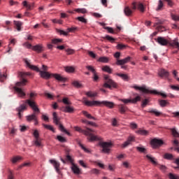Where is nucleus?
Returning <instances> with one entry per match:
<instances>
[{
	"label": "nucleus",
	"mask_w": 179,
	"mask_h": 179,
	"mask_svg": "<svg viewBox=\"0 0 179 179\" xmlns=\"http://www.w3.org/2000/svg\"><path fill=\"white\" fill-rule=\"evenodd\" d=\"M50 163H51V164H52V166L55 169L57 173H59V166H61L59 162H58L54 159H50Z\"/></svg>",
	"instance_id": "nucleus-19"
},
{
	"label": "nucleus",
	"mask_w": 179,
	"mask_h": 179,
	"mask_svg": "<svg viewBox=\"0 0 179 179\" xmlns=\"http://www.w3.org/2000/svg\"><path fill=\"white\" fill-rule=\"evenodd\" d=\"M62 103H64V104H66V106H71V104H72V103H71L69 99L68 98H63Z\"/></svg>",
	"instance_id": "nucleus-43"
},
{
	"label": "nucleus",
	"mask_w": 179,
	"mask_h": 179,
	"mask_svg": "<svg viewBox=\"0 0 179 179\" xmlns=\"http://www.w3.org/2000/svg\"><path fill=\"white\" fill-rule=\"evenodd\" d=\"M131 57L129 56L122 59H116L115 64H116V65H118L119 66H122V65H125V64H128V62H131Z\"/></svg>",
	"instance_id": "nucleus-13"
},
{
	"label": "nucleus",
	"mask_w": 179,
	"mask_h": 179,
	"mask_svg": "<svg viewBox=\"0 0 179 179\" xmlns=\"http://www.w3.org/2000/svg\"><path fill=\"white\" fill-rule=\"evenodd\" d=\"M85 95L87 96V97H97V92L89 91L85 92Z\"/></svg>",
	"instance_id": "nucleus-32"
},
{
	"label": "nucleus",
	"mask_w": 179,
	"mask_h": 179,
	"mask_svg": "<svg viewBox=\"0 0 179 179\" xmlns=\"http://www.w3.org/2000/svg\"><path fill=\"white\" fill-rule=\"evenodd\" d=\"M23 46L26 47L29 50H30V48H33V46L31 45V44L29 43V42H25L24 43H23Z\"/></svg>",
	"instance_id": "nucleus-61"
},
{
	"label": "nucleus",
	"mask_w": 179,
	"mask_h": 179,
	"mask_svg": "<svg viewBox=\"0 0 179 179\" xmlns=\"http://www.w3.org/2000/svg\"><path fill=\"white\" fill-rule=\"evenodd\" d=\"M77 20H78V22H81L82 23H85V24L87 23V20H86L83 17H78Z\"/></svg>",
	"instance_id": "nucleus-53"
},
{
	"label": "nucleus",
	"mask_w": 179,
	"mask_h": 179,
	"mask_svg": "<svg viewBox=\"0 0 179 179\" xmlns=\"http://www.w3.org/2000/svg\"><path fill=\"white\" fill-rule=\"evenodd\" d=\"M99 145L102 147V152L103 153H110V149L111 148L110 143L102 142Z\"/></svg>",
	"instance_id": "nucleus-11"
},
{
	"label": "nucleus",
	"mask_w": 179,
	"mask_h": 179,
	"mask_svg": "<svg viewBox=\"0 0 179 179\" xmlns=\"http://www.w3.org/2000/svg\"><path fill=\"white\" fill-rule=\"evenodd\" d=\"M43 127L45 128V129H49V131H52V132H55V130L54 129V127L52 126L49 124H45L44 123L42 124Z\"/></svg>",
	"instance_id": "nucleus-37"
},
{
	"label": "nucleus",
	"mask_w": 179,
	"mask_h": 179,
	"mask_svg": "<svg viewBox=\"0 0 179 179\" xmlns=\"http://www.w3.org/2000/svg\"><path fill=\"white\" fill-rule=\"evenodd\" d=\"M66 160L67 162H69V163H71V164H73V159H72V157H71V155H69V154H67L66 155Z\"/></svg>",
	"instance_id": "nucleus-45"
},
{
	"label": "nucleus",
	"mask_w": 179,
	"mask_h": 179,
	"mask_svg": "<svg viewBox=\"0 0 179 179\" xmlns=\"http://www.w3.org/2000/svg\"><path fill=\"white\" fill-rule=\"evenodd\" d=\"M52 115L53 122L54 124H55V125H58L59 131H61V132H64V134H66V135L71 136V133H69V131H67L64 125H62V124L59 122L60 119L59 117H58V115H57L56 112H54Z\"/></svg>",
	"instance_id": "nucleus-9"
},
{
	"label": "nucleus",
	"mask_w": 179,
	"mask_h": 179,
	"mask_svg": "<svg viewBox=\"0 0 179 179\" xmlns=\"http://www.w3.org/2000/svg\"><path fill=\"white\" fill-rule=\"evenodd\" d=\"M145 157L152 163V164H154V166H157V161H156V158L152 157L150 155H147Z\"/></svg>",
	"instance_id": "nucleus-22"
},
{
	"label": "nucleus",
	"mask_w": 179,
	"mask_h": 179,
	"mask_svg": "<svg viewBox=\"0 0 179 179\" xmlns=\"http://www.w3.org/2000/svg\"><path fill=\"white\" fill-rule=\"evenodd\" d=\"M22 5L27 8V10H33L34 8V3H28L27 1H24Z\"/></svg>",
	"instance_id": "nucleus-18"
},
{
	"label": "nucleus",
	"mask_w": 179,
	"mask_h": 179,
	"mask_svg": "<svg viewBox=\"0 0 179 179\" xmlns=\"http://www.w3.org/2000/svg\"><path fill=\"white\" fill-rule=\"evenodd\" d=\"M72 85H74V87H77L78 89H80V87H82V84H80L78 81L73 82Z\"/></svg>",
	"instance_id": "nucleus-51"
},
{
	"label": "nucleus",
	"mask_w": 179,
	"mask_h": 179,
	"mask_svg": "<svg viewBox=\"0 0 179 179\" xmlns=\"http://www.w3.org/2000/svg\"><path fill=\"white\" fill-rule=\"evenodd\" d=\"M150 145L153 149H157V148H160L162 145H164V142L161 139L153 138L150 141Z\"/></svg>",
	"instance_id": "nucleus-10"
},
{
	"label": "nucleus",
	"mask_w": 179,
	"mask_h": 179,
	"mask_svg": "<svg viewBox=\"0 0 179 179\" xmlns=\"http://www.w3.org/2000/svg\"><path fill=\"white\" fill-rule=\"evenodd\" d=\"M134 88L136 89V90H141V92H143V93H146V94L150 93L151 94H160V96H162V97H164V99L167 97V95L166 94L157 92V91L156 90H150L146 88V87L145 86L138 87L136 85L134 87Z\"/></svg>",
	"instance_id": "nucleus-8"
},
{
	"label": "nucleus",
	"mask_w": 179,
	"mask_h": 179,
	"mask_svg": "<svg viewBox=\"0 0 179 179\" xmlns=\"http://www.w3.org/2000/svg\"><path fill=\"white\" fill-rule=\"evenodd\" d=\"M64 69L68 73H73V72H75V68L72 66H66L64 67Z\"/></svg>",
	"instance_id": "nucleus-35"
},
{
	"label": "nucleus",
	"mask_w": 179,
	"mask_h": 179,
	"mask_svg": "<svg viewBox=\"0 0 179 179\" xmlns=\"http://www.w3.org/2000/svg\"><path fill=\"white\" fill-rule=\"evenodd\" d=\"M103 38L104 40H108V41H110V43H114V41H115V38H113V37H111V36H108V35H107V36L103 37Z\"/></svg>",
	"instance_id": "nucleus-41"
},
{
	"label": "nucleus",
	"mask_w": 179,
	"mask_h": 179,
	"mask_svg": "<svg viewBox=\"0 0 179 179\" xmlns=\"http://www.w3.org/2000/svg\"><path fill=\"white\" fill-rule=\"evenodd\" d=\"M27 110V105L26 103L21 104L18 108H16V111H17V115L19 118H22V113Z\"/></svg>",
	"instance_id": "nucleus-14"
},
{
	"label": "nucleus",
	"mask_w": 179,
	"mask_h": 179,
	"mask_svg": "<svg viewBox=\"0 0 179 179\" xmlns=\"http://www.w3.org/2000/svg\"><path fill=\"white\" fill-rule=\"evenodd\" d=\"M91 174H99L100 173V171L97 169H92L90 171Z\"/></svg>",
	"instance_id": "nucleus-60"
},
{
	"label": "nucleus",
	"mask_w": 179,
	"mask_h": 179,
	"mask_svg": "<svg viewBox=\"0 0 179 179\" xmlns=\"http://www.w3.org/2000/svg\"><path fill=\"white\" fill-rule=\"evenodd\" d=\"M24 62L29 69L35 71L36 72H39L41 78H43V79H46V80H48V79H50L51 78H55V79L59 82H66V78L62 77L59 74L50 73L48 71H41L40 69L36 66L31 65L27 59H24Z\"/></svg>",
	"instance_id": "nucleus-1"
},
{
	"label": "nucleus",
	"mask_w": 179,
	"mask_h": 179,
	"mask_svg": "<svg viewBox=\"0 0 179 179\" xmlns=\"http://www.w3.org/2000/svg\"><path fill=\"white\" fill-rule=\"evenodd\" d=\"M18 76L21 78V81L17 82L15 84V86L14 87V90L18 93L19 97H24L26 96V93L23 92V90H22V86H26V83H27V80H26V78L27 76H31V73L30 72H19Z\"/></svg>",
	"instance_id": "nucleus-2"
},
{
	"label": "nucleus",
	"mask_w": 179,
	"mask_h": 179,
	"mask_svg": "<svg viewBox=\"0 0 179 179\" xmlns=\"http://www.w3.org/2000/svg\"><path fill=\"white\" fill-rule=\"evenodd\" d=\"M34 97H37V94L36 92H31L29 94L30 99L25 100V103L28 104L34 113H40V108H38V106L34 101Z\"/></svg>",
	"instance_id": "nucleus-6"
},
{
	"label": "nucleus",
	"mask_w": 179,
	"mask_h": 179,
	"mask_svg": "<svg viewBox=\"0 0 179 179\" xmlns=\"http://www.w3.org/2000/svg\"><path fill=\"white\" fill-rule=\"evenodd\" d=\"M136 134H138V135H143V136H148V135H149V131L148 130L140 129L136 131Z\"/></svg>",
	"instance_id": "nucleus-25"
},
{
	"label": "nucleus",
	"mask_w": 179,
	"mask_h": 179,
	"mask_svg": "<svg viewBox=\"0 0 179 179\" xmlns=\"http://www.w3.org/2000/svg\"><path fill=\"white\" fill-rule=\"evenodd\" d=\"M163 6H164L163 1L162 0H159L158 3V6L156 8V10L157 11L162 10L163 9Z\"/></svg>",
	"instance_id": "nucleus-39"
},
{
	"label": "nucleus",
	"mask_w": 179,
	"mask_h": 179,
	"mask_svg": "<svg viewBox=\"0 0 179 179\" xmlns=\"http://www.w3.org/2000/svg\"><path fill=\"white\" fill-rule=\"evenodd\" d=\"M171 17H172L173 20L179 22V15H176L174 14H171Z\"/></svg>",
	"instance_id": "nucleus-64"
},
{
	"label": "nucleus",
	"mask_w": 179,
	"mask_h": 179,
	"mask_svg": "<svg viewBox=\"0 0 179 179\" xmlns=\"http://www.w3.org/2000/svg\"><path fill=\"white\" fill-rule=\"evenodd\" d=\"M155 41L159 44V45H162L164 47H166V45H169V41L164 38V37L159 36L157 39H155Z\"/></svg>",
	"instance_id": "nucleus-12"
},
{
	"label": "nucleus",
	"mask_w": 179,
	"mask_h": 179,
	"mask_svg": "<svg viewBox=\"0 0 179 179\" xmlns=\"http://www.w3.org/2000/svg\"><path fill=\"white\" fill-rule=\"evenodd\" d=\"M83 115H85V117H87V118H89V120H96V117L92 116V115H90L89 113H87V111H83Z\"/></svg>",
	"instance_id": "nucleus-33"
},
{
	"label": "nucleus",
	"mask_w": 179,
	"mask_h": 179,
	"mask_svg": "<svg viewBox=\"0 0 179 179\" xmlns=\"http://www.w3.org/2000/svg\"><path fill=\"white\" fill-rule=\"evenodd\" d=\"M62 41L61 38H53L52 39V44H59Z\"/></svg>",
	"instance_id": "nucleus-50"
},
{
	"label": "nucleus",
	"mask_w": 179,
	"mask_h": 179,
	"mask_svg": "<svg viewBox=\"0 0 179 179\" xmlns=\"http://www.w3.org/2000/svg\"><path fill=\"white\" fill-rule=\"evenodd\" d=\"M102 71H103V72H107L108 73H113V69H110L109 66H103Z\"/></svg>",
	"instance_id": "nucleus-31"
},
{
	"label": "nucleus",
	"mask_w": 179,
	"mask_h": 179,
	"mask_svg": "<svg viewBox=\"0 0 179 179\" xmlns=\"http://www.w3.org/2000/svg\"><path fill=\"white\" fill-rule=\"evenodd\" d=\"M170 131L174 138H179V133L176 129H170Z\"/></svg>",
	"instance_id": "nucleus-36"
},
{
	"label": "nucleus",
	"mask_w": 179,
	"mask_h": 179,
	"mask_svg": "<svg viewBox=\"0 0 179 179\" xmlns=\"http://www.w3.org/2000/svg\"><path fill=\"white\" fill-rule=\"evenodd\" d=\"M158 75L160 78H169V73L165 69H161L159 71Z\"/></svg>",
	"instance_id": "nucleus-21"
},
{
	"label": "nucleus",
	"mask_w": 179,
	"mask_h": 179,
	"mask_svg": "<svg viewBox=\"0 0 179 179\" xmlns=\"http://www.w3.org/2000/svg\"><path fill=\"white\" fill-rule=\"evenodd\" d=\"M71 170L74 174H80V169L76 164H73L71 166Z\"/></svg>",
	"instance_id": "nucleus-26"
},
{
	"label": "nucleus",
	"mask_w": 179,
	"mask_h": 179,
	"mask_svg": "<svg viewBox=\"0 0 179 179\" xmlns=\"http://www.w3.org/2000/svg\"><path fill=\"white\" fill-rule=\"evenodd\" d=\"M33 135L35 139H40V133H38V130L36 129L34 131Z\"/></svg>",
	"instance_id": "nucleus-48"
},
{
	"label": "nucleus",
	"mask_w": 179,
	"mask_h": 179,
	"mask_svg": "<svg viewBox=\"0 0 179 179\" xmlns=\"http://www.w3.org/2000/svg\"><path fill=\"white\" fill-rule=\"evenodd\" d=\"M103 29H105V30H107V31L110 33L111 34H114L115 33L114 31V29H113V27H103Z\"/></svg>",
	"instance_id": "nucleus-42"
},
{
	"label": "nucleus",
	"mask_w": 179,
	"mask_h": 179,
	"mask_svg": "<svg viewBox=\"0 0 179 179\" xmlns=\"http://www.w3.org/2000/svg\"><path fill=\"white\" fill-rule=\"evenodd\" d=\"M167 104H169V102H167V101H166V100H160L159 101V105L161 106V107H166V106H167Z\"/></svg>",
	"instance_id": "nucleus-52"
},
{
	"label": "nucleus",
	"mask_w": 179,
	"mask_h": 179,
	"mask_svg": "<svg viewBox=\"0 0 179 179\" xmlns=\"http://www.w3.org/2000/svg\"><path fill=\"white\" fill-rule=\"evenodd\" d=\"M19 160H22V157H14L12 159L11 162L12 163L15 164V163H17V162H19Z\"/></svg>",
	"instance_id": "nucleus-49"
},
{
	"label": "nucleus",
	"mask_w": 179,
	"mask_h": 179,
	"mask_svg": "<svg viewBox=\"0 0 179 179\" xmlns=\"http://www.w3.org/2000/svg\"><path fill=\"white\" fill-rule=\"evenodd\" d=\"M148 113L150 114H155L156 117H159V115H162V112L157 111V109H149Z\"/></svg>",
	"instance_id": "nucleus-28"
},
{
	"label": "nucleus",
	"mask_w": 179,
	"mask_h": 179,
	"mask_svg": "<svg viewBox=\"0 0 179 179\" xmlns=\"http://www.w3.org/2000/svg\"><path fill=\"white\" fill-rule=\"evenodd\" d=\"M6 79V74L0 72V82H3Z\"/></svg>",
	"instance_id": "nucleus-56"
},
{
	"label": "nucleus",
	"mask_w": 179,
	"mask_h": 179,
	"mask_svg": "<svg viewBox=\"0 0 179 179\" xmlns=\"http://www.w3.org/2000/svg\"><path fill=\"white\" fill-rule=\"evenodd\" d=\"M164 159H166L167 160H172L173 159V155L171 154H169V153H166L164 155Z\"/></svg>",
	"instance_id": "nucleus-54"
},
{
	"label": "nucleus",
	"mask_w": 179,
	"mask_h": 179,
	"mask_svg": "<svg viewBox=\"0 0 179 179\" xmlns=\"http://www.w3.org/2000/svg\"><path fill=\"white\" fill-rule=\"evenodd\" d=\"M108 61H110V59L108 57H101L98 59L99 62H102L103 64L108 63Z\"/></svg>",
	"instance_id": "nucleus-30"
},
{
	"label": "nucleus",
	"mask_w": 179,
	"mask_h": 179,
	"mask_svg": "<svg viewBox=\"0 0 179 179\" xmlns=\"http://www.w3.org/2000/svg\"><path fill=\"white\" fill-rule=\"evenodd\" d=\"M83 103L87 107H93V106H100L103 104L108 108H114V103L108 101H88L86 98H83Z\"/></svg>",
	"instance_id": "nucleus-5"
},
{
	"label": "nucleus",
	"mask_w": 179,
	"mask_h": 179,
	"mask_svg": "<svg viewBox=\"0 0 179 179\" xmlns=\"http://www.w3.org/2000/svg\"><path fill=\"white\" fill-rule=\"evenodd\" d=\"M120 101H122V103H124L125 104H128V103H137V101H141V96H137L134 99H120Z\"/></svg>",
	"instance_id": "nucleus-15"
},
{
	"label": "nucleus",
	"mask_w": 179,
	"mask_h": 179,
	"mask_svg": "<svg viewBox=\"0 0 179 179\" xmlns=\"http://www.w3.org/2000/svg\"><path fill=\"white\" fill-rule=\"evenodd\" d=\"M87 69L90 71V72H92V74L96 73V69H94V67L92 66H87Z\"/></svg>",
	"instance_id": "nucleus-47"
},
{
	"label": "nucleus",
	"mask_w": 179,
	"mask_h": 179,
	"mask_svg": "<svg viewBox=\"0 0 179 179\" xmlns=\"http://www.w3.org/2000/svg\"><path fill=\"white\" fill-rule=\"evenodd\" d=\"M60 110L63 111V113H69V114H72V113L75 111V109L73 108V107L69 105L63 106L62 108H60Z\"/></svg>",
	"instance_id": "nucleus-17"
},
{
	"label": "nucleus",
	"mask_w": 179,
	"mask_h": 179,
	"mask_svg": "<svg viewBox=\"0 0 179 179\" xmlns=\"http://www.w3.org/2000/svg\"><path fill=\"white\" fill-rule=\"evenodd\" d=\"M132 142H135V136H129L127 138V141H125L122 145V148H127V146H129Z\"/></svg>",
	"instance_id": "nucleus-16"
},
{
	"label": "nucleus",
	"mask_w": 179,
	"mask_h": 179,
	"mask_svg": "<svg viewBox=\"0 0 179 179\" xmlns=\"http://www.w3.org/2000/svg\"><path fill=\"white\" fill-rule=\"evenodd\" d=\"M57 33H59V34L63 35V36H68V31H65L64 30H61V29H57Z\"/></svg>",
	"instance_id": "nucleus-59"
},
{
	"label": "nucleus",
	"mask_w": 179,
	"mask_h": 179,
	"mask_svg": "<svg viewBox=\"0 0 179 179\" xmlns=\"http://www.w3.org/2000/svg\"><path fill=\"white\" fill-rule=\"evenodd\" d=\"M78 145L82 149H83L84 152H85L86 153H90V150L86 148L85 145H83V144H82L81 143H78Z\"/></svg>",
	"instance_id": "nucleus-46"
},
{
	"label": "nucleus",
	"mask_w": 179,
	"mask_h": 179,
	"mask_svg": "<svg viewBox=\"0 0 179 179\" xmlns=\"http://www.w3.org/2000/svg\"><path fill=\"white\" fill-rule=\"evenodd\" d=\"M169 45H171V47H174V48L179 50L178 39H174L173 41L169 42Z\"/></svg>",
	"instance_id": "nucleus-23"
},
{
	"label": "nucleus",
	"mask_w": 179,
	"mask_h": 179,
	"mask_svg": "<svg viewBox=\"0 0 179 179\" xmlns=\"http://www.w3.org/2000/svg\"><path fill=\"white\" fill-rule=\"evenodd\" d=\"M136 8L138 9L142 13L145 12V7L142 3L133 2L131 3V9L129 6H126L124 9V12L126 16H132V13H134V10H136Z\"/></svg>",
	"instance_id": "nucleus-4"
},
{
	"label": "nucleus",
	"mask_w": 179,
	"mask_h": 179,
	"mask_svg": "<svg viewBox=\"0 0 179 179\" xmlns=\"http://www.w3.org/2000/svg\"><path fill=\"white\" fill-rule=\"evenodd\" d=\"M117 76H119L120 78H121L122 79H123V80H129V77L128 76V75L127 74H122V73H116Z\"/></svg>",
	"instance_id": "nucleus-34"
},
{
	"label": "nucleus",
	"mask_w": 179,
	"mask_h": 179,
	"mask_svg": "<svg viewBox=\"0 0 179 179\" xmlns=\"http://www.w3.org/2000/svg\"><path fill=\"white\" fill-rule=\"evenodd\" d=\"M92 79L94 82H97V80H99V74L97 73V71L93 73Z\"/></svg>",
	"instance_id": "nucleus-57"
},
{
	"label": "nucleus",
	"mask_w": 179,
	"mask_h": 179,
	"mask_svg": "<svg viewBox=\"0 0 179 179\" xmlns=\"http://www.w3.org/2000/svg\"><path fill=\"white\" fill-rule=\"evenodd\" d=\"M136 149L138 152H140V153H146V148H143L142 145L136 147Z\"/></svg>",
	"instance_id": "nucleus-38"
},
{
	"label": "nucleus",
	"mask_w": 179,
	"mask_h": 179,
	"mask_svg": "<svg viewBox=\"0 0 179 179\" xmlns=\"http://www.w3.org/2000/svg\"><path fill=\"white\" fill-rule=\"evenodd\" d=\"M75 131H77L78 132H80V134H84V135H86L88 136L87 139L90 141V142H93L94 141H101V137L99 136H94L92 133H94V130L90 129L88 127H86V130L82 129L79 127H74Z\"/></svg>",
	"instance_id": "nucleus-3"
},
{
	"label": "nucleus",
	"mask_w": 179,
	"mask_h": 179,
	"mask_svg": "<svg viewBox=\"0 0 179 179\" xmlns=\"http://www.w3.org/2000/svg\"><path fill=\"white\" fill-rule=\"evenodd\" d=\"M57 141H59V142H61L62 143H65V142H66V138L62 136H57Z\"/></svg>",
	"instance_id": "nucleus-40"
},
{
	"label": "nucleus",
	"mask_w": 179,
	"mask_h": 179,
	"mask_svg": "<svg viewBox=\"0 0 179 179\" xmlns=\"http://www.w3.org/2000/svg\"><path fill=\"white\" fill-rule=\"evenodd\" d=\"M39 113H36L34 111V113L32 115H28L26 117L27 118V121H28L29 122H30V121H34L36 118L37 116L36 115V114H38Z\"/></svg>",
	"instance_id": "nucleus-24"
},
{
	"label": "nucleus",
	"mask_w": 179,
	"mask_h": 179,
	"mask_svg": "<svg viewBox=\"0 0 179 179\" xmlns=\"http://www.w3.org/2000/svg\"><path fill=\"white\" fill-rule=\"evenodd\" d=\"M75 12H77L78 13H87V10L85 8H76Z\"/></svg>",
	"instance_id": "nucleus-44"
},
{
	"label": "nucleus",
	"mask_w": 179,
	"mask_h": 179,
	"mask_svg": "<svg viewBox=\"0 0 179 179\" xmlns=\"http://www.w3.org/2000/svg\"><path fill=\"white\" fill-rule=\"evenodd\" d=\"M76 30H78V27H72L67 29L68 33H73V31H76Z\"/></svg>",
	"instance_id": "nucleus-55"
},
{
	"label": "nucleus",
	"mask_w": 179,
	"mask_h": 179,
	"mask_svg": "<svg viewBox=\"0 0 179 179\" xmlns=\"http://www.w3.org/2000/svg\"><path fill=\"white\" fill-rule=\"evenodd\" d=\"M117 107L120 114H125V113H127V110H128V107H127L124 104H119L117 105Z\"/></svg>",
	"instance_id": "nucleus-20"
},
{
	"label": "nucleus",
	"mask_w": 179,
	"mask_h": 179,
	"mask_svg": "<svg viewBox=\"0 0 179 179\" xmlns=\"http://www.w3.org/2000/svg\"><path fill=\"white\" fill-rule=\"evenodd\" d=\"M14 24H15L17 31H20V30H22L21 27H22V26H23V22H22L20 21H14Z\"/></svg>",
	"instance_id": "nucleus-27"
},
{
	"label": "nucleus",
	"mask_w": 179,
	"mask_h": 179,
	"mask_svg": "<svg viewBox=\"0 0 179 179\" xmlns=\"http://www.w3.org/2000/svg\"><path fill=\"white\" fill-rule=\"evenodd\" d=\"M34 144L36 145V146L40 148V146H41V141H40V138H36Z\"/></svg>",
	"instance_id": "nucleus-58"
},
{
	"label": "nucleus",
	"mask_w": 179,
	"mask_h": 179,
	"mask_svg": "<svg viewBox=\"0 0 179 179\" xmlns=\"http://www.w3.org/2000/svg\"><path fill=\"white\" fill-rule=\"evenodd\" d=\"M169 178L170 179H179V176L177 175H174L173 173H169Z\"/></svg>",
	"instance_id": "nucleus-63"
},
{
	"label": "nucleus",
	"mask_w": 179,
	"mask_h": 179,
	"mask_svg": "<svg viewBox=\"0 0 179 179\" xmlns=\"http://www.w3.org/2000/svg\"><path fill=\"white\" fill-rule=\"evenodd\" d=\"M170 87H171V89H172V90H175L176 92H179V86L178 85H171Z\"/></svg>",
	"instance_id": "nucleus-62"
},
{
	"label": "nucleus",
	"mask_w": 179,
	"mask_h": 179,
	"mask_svg": "<svg viewBox=\"0 0 179 179\" xmlns=\"http://www.w3.org/2000/svg\"><path fill=\"white\" fill-rule=\"evenodd\" d=\"M32 50L36 51V52H41L43 51V46L41 45H36L32 47Z\"/></svg>",
	"instance_id": "nucleus-29"
},
{
	"label": "nucleus",
	"mask_w": 179,
	"mask_h": 179,
	"mask_svg": "<svg viewBox=\"0 0 179 179\" xmlns=\"http://www.w3.org/2000/svg\"><path fill=\"white\" fill-rule=\"evenodd\" d=\"M104 79V83H103V87H106V89H112L113 87L114 89H117V84L111 78H110V76L108 75H104L103 76Z\"/></svg>",
	"instance_id": "nucleus-7"
}]
</instances>
